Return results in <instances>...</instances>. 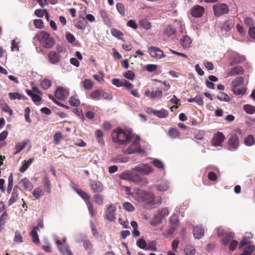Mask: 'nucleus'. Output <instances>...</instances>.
<instances>
[{
    "instance_id": "f257e3e1",
    "label": "nucleus",
    "mask_w": 255,
    "mask_h": 255,
    "mask_svg": "<svg viewBox=\"0 0 255 255\" xmlns=\"http://www.w3.org/2000/svg\"><path fill=\"white\" fill-rule=\"evenodd\" d=\"M133 135L131 130L124 129L121 128H117L112 132L113 142L120 145L128 144L132 139Z\"/></svg>"
},
{
    "instance_id": "f03ea898",
    "label": "nucleus",
    "mask_w": 255,
    "mask_h": 255,
    "mask_svg": "<svg viewBox=\"0 0 255 255\" xmlns=\"http://www.w3.org/2000/svg\"><path fill=\"white\" fill-rule=\"evenodd\" d=\"M140 137L137 135H133L132 139L130 141L131 144L126 149L123 150V152L126 154H131L135 153L138 154H144L145 151L141 148L140 145Z\"/></svg>"
},
{
    "instance_id": "7ed1b4c3",
    "label": "nucleus",
    "mask_w": 255,
    "mask_h": 255,
    "mask_svg": "<svg viewBox=\"0 0 255 255\" xmlns=\"http://www.w3.org/2000/svg\"><path fill=\"white\" fill-rule=\"evenodd\" d=\"M36 38L41 46L46 49L52 48L55 43L54 39L50 36L49 33L45 31H41L38 33Z\"/></svg>"
},
{
    "instance_id": "20e7f679",
    "label": "nucleus",
    "mask_w": 255,
    "mask_h": 255,
    "mask_svg": "<svg viewBox=\"0 0 255 255\" xmlns=\"http://www.w3.org/2000/svg\"><path fill=\"white\" fill-rule=\"evenodd\" d=\"M133 198L138 202H143L147 204L151 203L154 200V195L149 191H145L139 189L134 191Z\"/></svg>"
},
{
    "instance_id": "39448f33",
    "label": "nucleus",
    "mask_w": 255,
    "mask_h": 255,
    "mask_svg": "<svg viewBox=\"0 0 255 255\" xmlns=\"http://www.w3.org/2000/svg\"><path fill=\"white\" fill-rule=\"evenodd\" d=\"M132 171L139 172L143 175H148L153 172V168L148 164L141 163L132 168Z\"/></svg>"
},
{
    "instance_id": "423d86ee",
    "label": "nucleus",
    "mask_w": 255,
    "mask_h": 255,
    "mask_svg": "<svg viewBox=\"0 0 255 255\" xmlns=\"http://www.w3.org/2000/svg\"><path fill=\"white\" fill-rule=\"evenodd\" d=\"M213 10L216 16H220L228 12L229 7L226 3H220L213 6Z\"/></svg>"
},
{
    "instance_id": "0eeeda50",
    "label": "nucleus",
    "mask_w": 255,
    "mask_h": 255,
    "mask_svg": "<svg viewBox=\"0 0 255 255\" xmlns=\"http://www.w3.org/2000/svg\"><path fill=\"white\" fill-rule=\"evenodd\" d=\"M57 247L59 251L64 255H73L69 249L68 245L66 243V239H63V241L57 240L56 241Z\"/></svg>"
},
{
    "instance_id": "6e6552de",
    "label": "nucleus",
    "mask_w": 255,
    "mask_h": 255,
    "mask_svg": "<svg viewBox=\"0 0 255 255\" xmlns=\"http://www.w3.org/2000/svg\"><path fill=\"white\" fill-rule=\"evenodd\" d=\"M47 57L49 62L54 65L58 64L61 59L60 54L54 50L49 51L47 54Z\"/></svg>"
},
{
    "instance_id": "1a4fd4ad",
    "label": "nucleus",
    "mask_w": 255,
    "mask_h": 255,
    "mask_svg": "<svg viewBox=\"0 0 255 255\" xmlns=\"http://www.w3.org/2000/svg\"><path fill=\"white\" fill-rule=\"evenodd\" d=\"M170 226L167 231L169 235L173 234L178 227L179 221L175 215H172L169 219Z\"/></svg>"
},
{
    "instance_id": "9d476101",
    "label": "nucleus",
    "mask_w": 255,
    "mask_h": 255,
    "mask_svg": "<svg viewBox=\"0 0 255 255\" xmlns=\"http://www.w3.org/2000/svg\"><path fill=\"white\" fill-rule=\"evenodd\" d=\"M130 181L141 186H145L148 181L147 178L141 177L139 174L132 173Z\"/></svg>"
},
{
    "instance_id": "9b49d317",
    "label": "nucleus",
    "mask_w": 255,
    "mask_h": 255,
    "mask_svg": "<svg viewBox=\"0 0 255 255\" xmlns=\"http://www.w3.org/2000/svg\"><path fill=\"white\" fill-rule=\"evenodd\" d=\"M225 139V136L223 133L218 131L213 135L212 140V144L214 146H221Z\"/></svg>"
},
{
    "instance_id": "f8f14e48",
    "label": "nucleus",
    "mask_w": 255,
    "mask_h": 255,
    "mask_svg": "<svg viewBox=\"0 0 255 255\" xmlns=\"http://www.w3.org/2000/svg\"><path fill=\"white\" fill-rule=\"evenodd\" d=\"M239 140L238 136L236 134H231L229 138L228 149L229 150H236L238 148Z\"/></svg>"
},
{
    "instance_id": "ddd939ff",
    "label": "nucleus",
    "mask_w": 255,
    "mask_h": 255,
    "mask_svg": "<svg viewBox=\"0 0 255 255\" xmlns=\"http://www.w3.org/2000/svg\"><path fill=\"white\" fill-rule=\"evenodd\" d=\"M116 208L114 205L110 204L106 209L105 219L112 222L116 219Z\"/></svg>"
},
{
    "instance_id": "4468645a",
    "label": "nucleus",
    "mask_w": 255,
    "mask_h": 255,
    "mask_svg": "<svg viewBox=\"0 0 255 255\" xmlns=\"http://www.w3.org/2000/svg\"><path fill=\"white\" fill-rule=\"evenodd\" d=\"M229 60L231 61V65L240 63L245 60V57L235 52H232L229 55Z\"/></svg>"
},
{
    "instance_id": "2eb2a0df",
    "label": "nucleus",
    "mask_w": 255,
    "mask_h": 255,
    "mask_svg": "<svg viewBox=\"0 0 255 255\" xmlns=\"http://www.w3.org/2000/svg\"><path fill=\"white\" fill-rule=\"evenodd\" d=\"M149 55L153 58L161 59L165 57L163 51L155 47H150L148 49Z\"/></svg>"
},
{
    "instance_id": "dca6fc26",
    "label": "nucleus",
    "mask_w": 255,
    "mask_h": 255,
    "mask_svg": "<svg viewBox=\"0 0 255 255\" xmlns=\"http://www.w3.org/2000/svg\"><path fill=\"white\" fill-rule=\"evenodd\" d=\"M69 91L67 89L59 87L55 91V96L58 99L64 101L69 96Z\"/></svg>"
},
{
    "instance_id": "f3484780",
    "label": "nucleus",
    "mask_w": 255,
    "mask_h": 255,
    "mask_svg": "<svg viewBox=\"0 0 255 255\" xmlns=\"http://www.w3.org/2000/svg\"><path fill=\"white\" fill-rule=\"evenodd\" d=\"M83 247L85 251L89 255H91L94 253L95 249L93 245L90 240L85 239L83 241Z\"/></svg>"
},
{
    "instance_id": "a211bd4d",
    "label": "nucleus",
    "mask_w": 255,
    "mask_h": 255,
    "mask_svg": "<svg viewBox=\"0 0 255 255\" xmlns=\"http://www.w3.org/2000/svg\"><path fill=\"white\" fill-rule=\"evenodd\" d=\"M205 11L204 8L200 5L194 6L191 9V14L194 17H200Z\"/></svg>"
},
{
    "instance_id": "6ab92c4d",
    "label": "nucleus",
    "mask_w": 255,
    "mask_h": 255,
    "mask_svg": "<svg viewBox=\"0 0 255 255\" xmlns=\"http://www.w3.org/2000/svg\"><path fill=\"white\" fill-rule=\"evenodd\" d=\"M157 190L159 192H165L167 191L170 187V182L166 180H163L155 185Z\"/></svg>"
},
{
    "instance_id": "aec40b11",
    "label": "nucleus",
    "mask_w": 255,
    "mask_h": 255,
    "mask_svg": "<svg viewBox=\"0 0 255 255\" xmlns=\"http://www.w3.org/2000/svg\"><path fill=\"white\" fill-rule=\"evenodd\" d=\"M193 236L195 239H200L204 235V230L200 225H197L193 229Z\"/></svg>"
},
{
    "instance_id": "412c9836",
    "label": "nucleus",
    "mask_w": 255,
    "mask_h": 255,
    "mask_svg": "<svg viewBox=\"0 0 255 255\" xmlns=\"http://www.w3.org/2000/svg\"><path fill=\"white\" fill-rule=\"evenodd\" d=\"M90 187L95 193H100L104 190L103 185L99 181L92 182L90 184Z\"/></svg>"
},
{
    "instance_id": "4be33fe9",
    "label": "nucleus",
    "mask_w": 255,
    "mask_h": 255,
    "mask_svg": "<svg viewBox=\"0 0 255 255\" xmlns=\"http://www.w3.org/2000/svg\"><path fill=\"white\" fill-rule=\"evenodd\" d=\"M144 94L146 97H149L150 99H153L156 98L161 97L162 95V92L160 90H157L155 91L146 90L145 91Z\"/></svg>"
},
{
    "instance_id": "5701e85b",
    "label": "nucleus",
    "mask_w": 255,
    "mask_h": 255,
    "mask_svg": "<svg viewBox=\"0 0 255 255\" xmlns=\"http://www.w3.org/2000/svg\"><path fill=\"white\" fill-rule=\"evenodd\" d=\"M151 112L155 116L159 118H165L168 116V112L164 109H161L160 110H151Z\"/></svg>"
},
{
    "instance_id": "b1692460",
    "label": "nucleus",
    "mask_w": 255,
    "mask_h": 255,
    "mask_svg": "<svg viewBox=\"0 0 255 255\" xmlns=\"http://www.w3.org/2000/svg\"><path fill=\"white\" fill-rule=\"evenodd\" d=\"M180 43L182 46L186 49L190 47L192 43L190 38L187 35H183L180 39Z\"/></svg>"
},
{
    "instance_id": "393cba45",
    "label": "nucleus",
    "mask_w": 255,
    "mask_h": 255,
    "mask_svg": "<svg viewBox=\"0 0 255 255\" xmlns=\"http://www.w3.org/2000/svg\"><path fill=\"white\" fill-rule=\"evenodd\" d=\"M42 183L44 185L45 191L48 193L50 194L51 192V181L47 175H45L43 179Z\"/></svg>"
},
{
    "instance_id": "a878e982",
    "label": "nucleus",
    "mask_w": 255,
    "mask_h": 255,
    "mask_svg": "<svg viewBox=\"0 0 255 255\" xmlns=\"http://www.w3.org/2000/svg\"><path fill=\"white\" fill-rule=\"evenodd\" d=\"M244 70L241 66H237L233 68L230 72L229 75L230 76H234L238 75H242L244 73Z\"/></svg>"
},
{
    "instance_id": "bb28decb",
    "label": "nucleus",
    "mask_w": 255,
    "mask_h": 255,
    "mask_svg": "<svg viewBox=\"0 0 255 255\" xmlns=\"http://www.w3.org/2000/svg\"><path fill=\"white\" fill-rule=\"evenodd\" d=\"M29 140H26L22 141L21 143H18L14 147V154H16L20 152L27 145Z\"/></svg>"
},
{
    "instance_id": "cd10ccee",
    "label": "nucleus",
    "mask_w": 255,
    "mask_h": 255,
    "mask_svg": "<svg viewBox=\"0 0 255 255\" xmlns=\"http://www.w3.org/2000/svg\"><path fill=\"white\" fill-rule=\"evenodd\" d=\"M18 193L17 187H15L12 192L11 197L8 200V205H11L15 202L18 198Z\"/></svg>"
},
{
    "instance_id": "c85d7f7f",
    "label": "nucleus",
    "mask_w": 255,
    "mask_h": 255,
    "mask_svg": "<svg viewBox=\"0 0 255 255\" xmlns=\"http://www.w3.org/2000/svg\"><path fill=\"white\" fill-rule=\"evenodd\" d=\"M44 191L42 190L41 186L35 188L33 192L32 195L36 199H39L44 195Z\"/></svg>"
},
{
    "instance_id": "c756f323",
    "label": "nucleus",
    "mask_w": 255,
    "mask_h": 255,
    "mask_svg": "<svg viewBox=\"0 0 255 255\" xmlns=\"http://www.w3.org/2000/svg\"><path fill=\"white\" fill-rule=\"evenodd\" d=\"M21 183L25 190L30 191L33 188L32 183L26 178L21 180Z\"/></svg>"
},
{
    "instance_id": "7c9ffc66",
    "label": "nucleus",
    "mask_w": 255,
    "mask_h": 255,
    "mask_svg": "<svg viewBox=\"0 0 255 255\" xmlns=\"http://www.w3.org/2000/svg\"><path fill=\"white\" fill-rule=\"evenodd\" d=\"M244 79L242 77H236L231 84V88H237L243 84Z\"/></svg>"
},
{
    "instance_id": "2f4dec72",
    "label": "nucleus",
    "mask_w": 255,
    "mask_h": 255,
    "mask_svg": "<svg viewBox=\"0 0 255 255\" xmlns=\"http://www.w3.org/2000/svg\"><path fill=\"white\" fill-rule=\"evenodd\" d=\"M251 236L252 235L250 233L247 234L246 236H245L241 241L239 245V248L241 249L244 246H246L250 244L251 243L250 239Z\"/></svg>"
},
{
    "instance_id": "473e14b6",
    "label": "nucleus",
    "mask_w": 255,
    "mask_h": 255,
    "mask_svg": "<svg viewBox=\"0 0 255 255\" xmlns=\"http://www.w3.org/2000/svg\"><path fill=\"white\" fill-rule=\"evenodd\" d=\"M163 219L160 217V216L156 213L153 217V219L150 221V225L152 226H156L161 223Z\"/></svg>"
},
{
    "instance_id": "72a5a7b5",
    "label": "nucleus",
    "mask_w": 255,
    "mask_h": 255,
    "mask_svg": "<svg viewBox=\"0 0 255 255\" xmlns=\"http://www.w3.org/2000/svg\"><path fill=\"white\" fill-rule=\"evenodd\" d=\"M38 227H34L30 233L34 243L38 244L39 243V237L37 234Z\"/></svg>"
},
{
    "instance_id": "f704fd0d",
    "label": "nucleus",
    "mask_w": 255,
    "mask_h": 255,
    "mask_svg": "<svg viewBox=\"0 0 255 255\" xmlns=\"http://www.w3.org/2000/svg\"><path fill=\"white\" fill-rule=\"evenodd\" d=\"M132 173L131 171L126 170L122 172L120 174L119 177L123 180L130 181Z\"/></svg>"
},
{
    "instance_id": "c9c22d12",
    "label": "nucleus",
    "mask_w": 255,
    "mask_h": 255,
    "mask_svg": "<svg viewBox=\"0 0 255 255\" xmlns=\"http://www.w3.org/2000/svg\"><path fill=\"white\" fill-rule=\"evenodd\" d=\"M74 189L77 193L80 196L81 198L85 200V202L86 201L89 200L90 197L85 191L82 190L81 189L77 187H74Z\"/></svg>"
},
{
    "instance_id": "e433bc0d",
    "label": "nucleus",
    "mask_w": 255,
    "mask_h": 255,
    "mask_svg": "<svg viewBox=\"0 0 255 255\" xmlns=\"http://www.w3.org/2000/svg\"><path fill=\"white\" fill-rule=\"evenodd\" d=\"M151 163L156 168L160 170H164V164L161 160L157 158H154L151 161Z\"/></svg>"
},
{
    "instance_id": "4c0bfd02",
    "label": "nucleus",
    "mask_w": 255,
    "mask_h": 255,
    "mask_svg": "<svg viewBox=\"0 0 255 255\" xmlns=\"http://www.w3.org/2000/svg\"><path fill=\"white\" fill-rule=\"evenodd\" d=\"M96 136L97 142L101 145H103L105 143L103 139V133L100 129H98L96 131Z\"/></svg>"
},
{
    "instance_id": "58836bf2",
    "label": "nucleus",
    "mask_w": 255,
    "mask_h": 255,
    "mask_svg": "<svg viewBox=\"0 0 255 255\" xmlns=\"http://www.w3.org/2000/svg\"><path fill=\"white\" fill-rule=\"evenodd\" d=\"M176 33V28L171 25H168L164 31V34L169 37L172 36L173 35L175 34Z\"/></svg>"
},
{
    "instance_id": "ea45409f",
    "label": "nucleus",
    "mask_w": 255,
    "mask_h": 255,
    "mask_svg": "<svg viewBox=\"0 0 255 255\" xmlns=\"http://www.w3.org/2000/svg\"><path fill=\"white\" fill-rule=\"evenodd\" d=\"M245 144L249 146H252L255 143V138L252 135H249L244 138Z\"/></svg>"
},
{
    "instance_id": "a19ab883",
    "label": "nucleus",
    "mask_w": 255,
    "mask_h": 255,
    "mask_svg": "<svg viewBox=\"0 0 255 255\" xmlns=\"http://www.w3.org/2000/svg\"><path fill=\"white\" fill-rule=\"evenodd\" d=\"M8 96L10 100H20L21 99L25 100L26 98L25 96L21 95L20 94L16 92L9 93Z\"/></svg>"
},
{
    "instance_id": "79ce46f5",
    "label": "nucleus",
    "mask_w": 255,
    "mask_h": 255,
    "mask_svg": "<svg viewBox=\"0 0 255 255\" xmlns=\"http://www.w3.org/2000/svg\"><path fill=\"white\" fill-rule=\"evenodd\" d=\"M188 102L190 103L196 102L199 106H203L204 105L203 98L200 95L197 96L195 98L189 99Z\"/></svg>"
},
{
    "instance_id": "37998d69",
    "label": "nucleus",
    "mask_w": 255,
    "mask_h": 255,
    "mask_svg": "<svg viewBox=\"0 0 255 255\" xmlns=\"http://www.w3.org/2000/svg\"><path fill=\"white\" fill-rule=\"evenodd\" d=\"M156 242L155 241H150L147 243L146 250L156 252L157 251Z\"/></svg>"
},
{
    "instance_id": "c03bdc74",
    "label": "nucleus",
    "mask_w": 255,
    "mask_h": 255,
    "mask_svg": "<svg viewBox=\"0 0 255 255\" xmlns=\"http://www.w3.org/2000/svg\"><path fill=\"white\" fill-rule=\"evenodd\" d=\"M83 87L87 90H90L92 88L94 83L91 80L89 79H85L82 82Z\"/></svg>"
},
{
    "instance_id": "a18cd8bd",
    "label": "nucleus",
    "mask_w": 255,
    "mask_h": 255,
    "mask_svg": "<svg viewBox=\"0 0 255 255\" xmlns=\"http://www.w3.org/2000/svg\"><path fill=\"white\" fill-rule=\"evenodd\" d=\"M233 239V234L232 233H227L225 237L221 240L222 244L224 245H228Z\"/></svg>"
},
{
    "instance_id": "49530a36",
    "label": "nucleus",
    "mask_w": 255,
    "mask_h": 255,
    "mask_svg": "<svg viewBox=\"0 0 255 255\" xmlns=\"http://www.w3.org/2000/svg\"><path fill=\"white\" fill-rule=\"evenodd\" d=\"M157 213L158 214L161 218L164 219L169 215V211L166 207L159 209Z\"/></svg>"
},
{
    "instance_id": "de8ad7c7",
    "label": "nucleus",
    "mask_w": 255,
    "mask_h": 255,
    "mask_svg": "<svg viewBox=\"0 0 255 255\" xmlns=\"http://www.w3.org/2000/svg\"><path fill=\"white\" fill-rule=\"evenodd\" d=\"M184 251L186 255H194L196 252L195 248L191 245L186 246Z\"/></svg>"
},
{
    "instance_id": "09e8293b",
    "label": "nucleus",
    "mask_w": 255,
    "mask_h": 255,
    "mask_svg": "<svg viewBox=\"0 0 255 255\" xmlns=\"http://www.w3.org/2000/svg\"><path fill=\"white\" fill-rule=\"evenodd\" d=\"M40 85L42 89L47 90L51 86L52 82L50 80L45 79L41 82Z\"/></svg>"
},
{
    "instance_id": "8fccbe9b",
    "label": "nucleus",
    "mask_w": 255,
    "mask_h": 255,
    "mask_svg": "<svg viewBox=\"0 0 255 255\" xmlns=\"http://www.w3.org/2000/svg\"><path fill=\"white\" fill-rule=\"evenodd\" d=\"M217 98L219 100L221 101L229 102L230 101V97L225 93L221 92L217 95Z\"/></svg>"
},
{
    "instance_id": "3c124183",
    "label": "nucleus",
    "mask_w": 255,
    "mask_h": 255,
    "mask_svg": "<svg viewBox=\"0 0 255 255\" xmlns=\"http://www.w3.org/2000/svg\"><path fill=\"white\" fill-rule=\"evenodd\" d=\"M136 245L139 248L146 250L147 243L144 239L142 238L139 239L136 243Z\"/></svg>"
},
{
    "instance_id": "603ef678",
    "label": "nucleus",
    "mask_w": 255,
    "mask_h": 255,
    "mask_svg": "<svg viewBox=\"0 0 255 255\" xmlns=\"http://www.w3.org/2000/svg\"><path fill=\"white\" fill-rule=\"evenodd\" d=\"M244 109L249 114H253L255 112V107L250 105H245Z\"/></svg>"
},
{
    "instance_id": "864d4df0",
    "label": "nucleus",
    "mask_w": 255,
    "mask_h": 255,
    "mask_svg": "<svg viewBox=\"0 0 255 255\" xmlns=\"http://www.w3.org/2000/svg\"><path fill=\"white\" fill-rule=\"evenodd\" d=\"M255 247L253 245H249L244 251L246 255H251L255 251Z\"/></svg>"
},
{
    "instance_id": "5fc2aeb1",
    "label": "nucleus",
    "mask_w": 255,
    "mask_h": 255,
    "mask_svg": "<svg viewBox=\"0 0 255 255\" xmlns=\"http://www.w3.org/2000/svg\"><path fill=\"white\" fill-rule=\"evenodd\" d=\"M86 204L87 206L89 212L92 216H94L96 214L94 210L93 204L89 201H86Z\"/></svg>"
},
{
    "instance_id": "6e6d98bb",
    "label": "nucleus",
    "mask_w": 255,
    "mask_h": 255,
    "mask_svg": "<svg viewBox=\"0 0 255 255\" xmlns=\"http://www.w3.org/2000/svg\"><path fill=\"white\" fill-rule=\"evenodd\" d=\"M123 208L128 212H132L134 210V207L130 203L126 202L123 204Z\"/></svg>"
},
{
    "instance_id": "4d7b16f0",
    "label": "nucleus",
    "mask_w": 255,
    "mask_h": 255,
    "mask_svg": "<svg viewBox=\"0 0 255 255\" xmlns=\"http://www.w3.org/2000/svg\"><path fill=\"white\" fill-rule=\"evenodd\" d=\"M169 135L173 138H177L179 136V132L176 128H170L168 132Z\"/></svg>"
},
{
    "instance_id": "13d9d810",
    "label": "nucleus",
    "mask_w": 255,
    "mask_h": 255,
    "mask_svg": "<svg viewBox=\"0 0 255 255\" xmlns=\"http://www.w3.org/2000/svg\"><path fill=\"white\" fill-rule=\"evenodd\" d=\"M232 91L234 92L235 95H244L246 92V89L245 88H243L241 89L235 88H231Z\"/></svg>"
},
{
    "instance_id": "bf43d9fd",
    "label": "nucleus",
    "mask_w": 255,
    "mask_h": 255,
    "mask_svg": "<svg viewBox=\"0 0 255 255\" xmlns=\"http://www.w3.org/2000/svg\"><path fill=\"white\" fill-rule=\"evenodd\" d=\"M34 26L38 29H42L44 27L43 22L40 19H35L33 21Z\"/></svg>"
},
{
    "instance_id": "052dcab7",
    "label": "nucleus",
    "mask_w": 255,
    "mask_h": 255,
    "mask_svg": "<svg viewBox=\"0 0 255 255\" xmlns=\"http://www.w3.org/2000/svg\"><path fill=\"white\" fill-rule=\"evenodd\" d=\"M13 241L16 243H21L23 242V238L21 236V234L18 232H16L15 233V236L13 239Z\"/></svg>"
},
{
    "instance_id": "680f3d73",
    "label": "nucleus",
    "mask_w": 255,
    "mask_h": 255,
    "mask_svg": "<svg viewBox=\"0 0 255 255\" xmlns=\"http://www.w3.org/2000/svg\"><path fill=\"white\" fill-rule=\"evenodd\" d=\"M45 12H47V10L45 9H37L35 10L34 13L37 17L41 18L44 16Z\"/></svg>"
},
{
    "instance_id": "e2e57ef3",
    "label": "nucleus",
    "mask_w": 255,
    "mask_h": 255,
    "mask_svg": "<svg viewBox=\"0 0 255 255\" xmlns=\"http://www.w3.org/2000/svg\"><path fill=\"white\" fill-rule=\"evenodd\" d=\"M101 94V91L100 90H96L91 93V97L94 99L98 100L99 99Z\"/></svg>"
},
{
    "instance_id": "0e129e2a",
    "label": "nucleus",
    "mask_w": 255,
    "mask_h": 255,
    "mask_svg": "<svg viewBox=\"0 0 255 255\" xmlns=\"http://www.w3.org/2000/svg\"><path fill=\"white\" fill-rule=\"evenodd\" d=\"M69 103L71 106L74 107H77L80 104V101L74 97L70 98Z\"/></svg>"
},
{
    "instance_id": "69168bd1",
    "label": "nucleus",
    "mask_w": 255,
    "mask_h": 255,
    "mask_svg": "<svg viewBox=\"0 0 255 255\" xmlns=\"http://www.w3.org/2000/svg\"><path fill=\"white\" fill-rule=\"evenodd\" d=\"M111 33L114 36L122 39V38H121L120 36L123 35V33L119 30L116 28H113L111 29Z\"/></svg>"
},
{
    "instance_id": "338daca9",
    "label": "nucleus",
    "mask_w": 255,
    "mask_h": 255,
    "mask_svg": "<svg viewBox=\"0 0 255 255\" xmlns=\"http://www.w3.org/2000/svg\"><path fill=\"white\" fill-rule=\"evenodd\" d=\"M209 180L212 181H216L217 180V174L212 171H210L207 175Z\"/></svg>"
},
{
    "instance_id": "774afa93",
    "label": "nucleus",
    "mask_w": 255,
    "mask_h": 255,
    "mask_svg": "<svg viewBox=\"0 0 255 255\" xmlns=\"http://www.w3.org/2000/svg\"><path fill=\"white\" fill-rule=\"evenodd\" d=\"M100 16L105 23H107L109 21L108 14L105 10H101L100 11Z\"/></svg>"
}]
</instances>
